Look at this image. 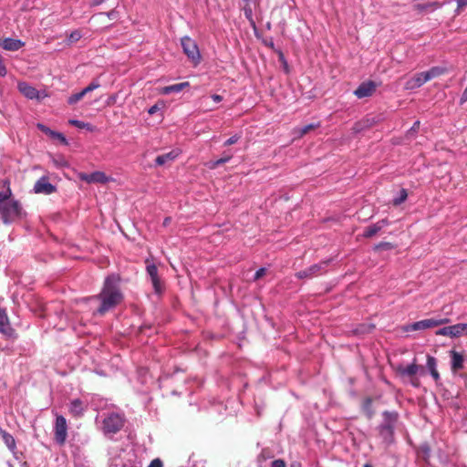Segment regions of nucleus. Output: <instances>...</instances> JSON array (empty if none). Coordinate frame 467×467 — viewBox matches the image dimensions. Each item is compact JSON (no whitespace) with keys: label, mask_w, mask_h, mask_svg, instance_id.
<instances>
[{"label":"nucleus","mask_w":467,"mask_h":467,"mask_svg":"<svg viewBox=\"0 0 467 467\" xmlns=\"http://www.w3.org/2000/svg\"><path fill=\"white\" fill-rule=\"evenodd\" d=\"M119 278L116 275H109L105 281L101 292L94 298L100 301L97 313L104 315L117 306L123 299V295L119 285Z\"/></svg>","instance_id":"nucleus-1"},{"label":"nucleus","mask_w":467,"mask_h":467,"mask_svg":"<svg viewBox=\"0 0 467 467\" xmlns=\"http://www.w3.org/2000/svg\"><path fill=\"white\" fill-rule=\"evenodd\" d=\"M382 418L381 423L377 428L379 435L386 445H390L394 442V433L399 420V413L397 411L385 410L382 412Z\"/></svg>","instance_id":"nucleus-2"},{"label":"nucleus","mask_w":467,"mask_h":467,"mask_svg":"<svg viewBox=\"0 0 467 467\" xmlns=\"http://www.w3.org/2000/svg\"><path fill=\"white\" fill-rule=\"evenodd\" d=\"M23 208L20 202L14 199H8L0 207V214L5 224H9L23 216Z\"/></svg>","instance_id":"nucleus-3"},{"label":"nucleus","mask_w":467,"mask_h":467,"mask_svg":"<svg viewBox=\"0 0 467 467\" xmlns=\"http://www.w3.org/2000/svg\"><path fill=\"white\" fill-rule=\"evenodd\" d=\"M125 419L120 413H109L102 420V431L106 436H111L119 431L124 426Z\"/></svg>","instance_id":"nucleus-4"},{"label":"nucleus","mask_w":467,"mask_h":467,"mask_svg":"<svg viewBox=\"0 0 467 467\" xmlns=\"http://www.w3.org/2000/svg\"><path fill=\"white\" fill-rule=\"evenodd\" d=\"M181 45L184 54L194 66L201 62V54L196 42L189 36H183L181 39Z\"/></svg>","instance_id":"nucleus-5"},{"label":"nucleus","mask_w":467,"mask_h":467,"mask_svg":"<svg viewBox=\"0 0 467 467\" xmlns=\"http://www.w3.org/2000/svg\"><path fill=\"white\" fill-rule=\"evenodd\" d=\"M448 322L447 318L442 319H435V318H429V319H423L420 321H417L411 324H408L403 327V330L405 332H411V331H417V330H425L431 327H435L438 326H441L442 324H445Z\"/></svg>","instance_id":"nucleus-6"},{"label":"nucleus","mask_w":467,"mask_h":467,"mask_svg":"<svg viewBox=\"0 0 467 467\" xmlns=\"http://www.w3.org/2000/svg\"><path fill=\"white\" fill-rule=\"evenodd\" d=\"M67 437V420L62 415H57L54 424V440L58 445H64Z\"/></svg>","instance_id":"nucleus-7"},{"label":"nucleus","mask_w":467,"mask_h":467,"mask_svg":"<svg viewBox=\"0 0 467 467\" xmlns=\"http://www.w3.org/2000/svg\"><path fill=\"white\" fill-rule=\"evenodd\" d=\"M327 265V262L315 264L305 270L297 272L296 275L299 279L313 278L325 272Z\"/></svg>","instance_id":"nucleus-8"},{"label":"nucleus","mask_w":467,"mask_h":467,"mask_svg":"<svg viewBox=\"0 0 467 467\" xmlns=\"http://www.w3.org/2000/svg\"><path fill=\"white\" fill-rule=\"evenodd\" d=\"M146 272L150 276V282L152 284L154 292L156 294H160L162 291V285L161 278L158 275L157 266L153 263H150L149 260H146Z\"/></svg>","instance_id":"nucleus-9"},{"label":"nucleus","mask_w":467,"mask_h":467,"mask_svg":"<svg viewBox=\"0 0 467 467\" xmlns=\"http://www.w3.org/2000/svg\"><path fill=\"white\" fill-rule=\"evenodd\" d=\"M436 335L450 337L451 338L465 335L463 323H458L452 326L441 327L436 331Z\"/></svg>","instance_id":"nucleus-10"},{"label":"nucleus","mask_w":467,"mask_h":467,"mask_svg":"<svg viewBox=\"0 0 467 467\" xmlns=\"http://www.w3.org/2000/svg\"><path fill=\"white\" fill-rule=\"evenodd\" d=\"M78 178L87 183H102L105 184L111 181L103 171H94L91 173H80Z\"/></svg>","instance_id":"nucleus-11"},{"label":"nucleus","mask_w":467,"mask_h":467,"mask_svg":"<svg viewBox=\"0 0 467 467\" xmlns=\"http://www.w3.org/2000/svg\"><path fill=\"white\" fill-rule=\"evenodd\" d=\"M56 191V186L49 182L48 178L47 176H42L36 182L34 185V192L36 193L49 195L54 193Z\"/></svg>","instance_id":"nucleus-12"},{"label":"nucleus","mask_w":467,"mask_h":467,"mask_svg":"<svg viewBox=\"0 0 467 467\" xmlns=\"http://www.w3.org/2000/svg\"><path fill=\"white\" fill-rule=\"evenodd\" d=\"M0 333L7 338L16 337L15 329L11 327L5 309L0 308Z\"/></svg>","instance_id":"nucleus-13"},{"label":"nucleus","mask_w":467,"mask_h":467,"mask_svg":"<svg viewBox=\"0 0 467 467\" xmlns=\"http://www.w3.org/2000/svg\"><path fill=\"white\" fill-rule=\"evenodd\" d=\"M377 88V84L372 81H365L362 82L357 89L354 91V94L358 99H364L372 96Z\"/></svg>","instance_id":"nucleus-14"},{"label":"nucleus","mask_w":467,"mask_h":467,"mask_svg":"<svg viewBox=\"0 0 467 467\" xmlns=\"http://www.w3.org/2000/svg\"><path fill=\"white\" fill-rule=\"evenodd\" d=\"M25 46V42L20 39H15L11 37L4 38L0 40V47L7 51H17Z\"/></svg>","instance_id":"nucleus-15"},{"label":"nucleus","mask_w":467,"mask_h":467,"mask_svg":"<svg viewBox=\"0 0 467 467\" xmlns=\"http://www.w3.org/2000/svg\"><path fill=\"white\" fill-rule=\"evenodd\" d=\"M428 82L424 72L415 74L405 83L406 89H414L421 87L423 84Z\"/></svg>","instance_id":"nucleus-16"},{"label":"nucleus","mask_w":467,"mask_h":467,"mask_svg":"<svg viewBox=\"0 0 467 467\" xmlns=\"http://www.w3.org/2000/svg\"><path fill=\"white\" fill-rule=\"evenodd\" d=\"M389 223V221L387 219H382V220L377 222L376 223L368 226L365 229V231H364L362 235L365 238H370V237L374 236L375 234H377L385 226H388Z\"/></svg>","instance_id":"nucleus-17"},{"label":"nucleus","mask_w":467,"mask_h":467,"mask_svg":"<svg viewBox=\"0 0 467 467\" xmlns=\"http://www.w3.org/2000/svg\"><path fill=\"white\" fill-rule=\"evenodd\" d=\"M451 369L453 374H456L460 369L463 368V356L455 350H451Z\"/></svg>","instance_id":"nucleus-18"},{"label":"nucleus","mask_w":467,"mask_h":467,"mask_svg":"<svg viewBox=\"0 0 467 467\" xmlns=\"http://www.w3.org/2000/svg\"><path fill=\"white\" fill-rule=\"evenodd\" d=\"M17 88L20 93L29 99L38 98V90L26 82H19Z\"/></svg>","instance_id":"nucleus-19"},{"label":"nucleus","mask_w":467,"mask_h":467,"mask_svg":"<svg viewBox=\"0 0 467 467\" xmlns=\"http://www.w3.org/2000/svg\"><path fill=\"white\" fill-rule=\"evenodd\" d=\"M179 156V151L173 150L168 153L161 154L156 157L155 163L158 166L166 164L167 162L173 161Z\"/></svg>","instance_id":"nucleus-20"},{"label":"nucleus","mask_w":467,"mask_h":467,"mask_svg":"<svg viewBox=\"0 0 467 467\" xmlns=\"http://www.w3.org/2000/svg\"><path fill=\"white\" fill-rule=\"evenodd\" d=\"M427 368L431 373L433 379L438 382L440 380V374L437 370V360L434 357L428 355L427 356Z\"/></svg>","instance_id":"nucleus-21"},{"label":"nucleus","mask_w":467,"mask_h":467,"mask_svg":"<svg viewBox=\"0 0 467 467\" xmlns=\"http://www.w3.org/2000/svg\"><path fill=\"white\" fill-rule=\"evenodd\" d=\"M189 82H182L162 88L161 94L169 95L171 93H179L183 90L186 87H189Z\"/></svg>","instance_id":"nucleus-22"},{"label":"nucleus","mask_w":467,"mask_h":467,"mask_svg":"<svg viewBox=\"0 0 467 467\" xmlns=\"http://www.w3.org/2000/svg\"><path fill=\"white\" fill-rule=\"evenodd\" d=\"M419 369L420 367L417 364L412 363L407 367L400 366L397 370L401 376L413 377L418 373Z\"/></svg>","instance_id":"nucleus-23"},{"label":"nucleus","mask_w":467,"mask_h":467,"mask_svg":"<svg viewBox=\"0 0 467 467\" xmlns=\"http://www.w3.org/2000/svg\"><path fill=\"white\" fill-rule=\"evenodd\" d=\"M84 410H85V406L80 400L76 399L70 402L69 411L72 415L80 416L83 414Z\"/></svg>","instance_id":"nucleus-24"},{"label":"nucleus","mask_w":467,"mask_h":467,"mask_svg":"<svg viewBox=\"0 0 467 467\" xmlns=\"http://www.w3.org/2000/svg\"><path fill=\"white\" fill-rule=\"evenodd\" d=\"M1 434H2V439H3L4 443L14 454H16L15 451H16V446L15 438L13 437V435H11L10 433H8L5 431H2Z\"/></svg>","instance_id":"nucleus-25"},{"label":"nucleus","mask_w":467,"mask_h":467,"mask_svg":"<svg viewBox=\"0 0 467 467\" xmlns=\"http://www.w3.org/2000/svg\"><path fill=\"white\" fill-rule=\"evenodd\" d=\"M446 71L445 67H432L430 70L425 71L424 74L426 76L427 80H431L437 77L441 76Z\"/></svg>","instance_id":"nucleus-26"},{"label":"nucleus","mask_w":467,"mask_h":467,"mask_svg":"<svg viewBox=\"0 0 467 467\" xmlns=\"http://www.w3.org/2000/svg\"><path fill=\"white\" fill-rule=\"evenodd\" d=\"M362 410L365 412V414L367 415L368 419H369V420L372 419V417L374 416V410L372 409V399L371 398H367L364 400L363 404H362Z\"/></svg>","instance_id":"nucleus-27"},{"label":"nucleus","mask_w":467,"mask_h":467,"mask_svg":"<svg viewBox=\"0 0 467 467\" xmlns=\"http://www.w3.org/2000/svg\"><path fill=\"white\" fill-rule=\"evenodd\" d=\"M233 155L232 154H226L224 153L223 156L214 161H212L209 165V167L211 169H215L217 167H219L220 165H223L226 162H228L231 159H232Z\"/></svg>","instance_id":"nucleus-28"},{"label":"nucleus","mask_w":467,"mask_h":467,"mask_svg":"<svg viewBox=\"0 0 467 467\" xmlns=\"http://www.w3.org/2000/svg\"><path fill=\"white\" fill-rule=\"evenodd\" d=\"M109 467H140V462L129 459L124 462H112Z\"/></svg>","instance_id":"nucleus-29"},{"label":"nucleus","mask_w":467,"mask_h":467,"mask_svg":"<svg viewBox=\"0 0 467 467\" xmlns=\"http://www.w3.org/2000/svg\"><path fill=\"white\" fill-rule=\"evenodd\" d=\"M441 6V5L439 2H432L430 4H420L417 5L418 9L421 10V11H423V10L433 11V10L440 8Z\"/></svg>","instance_id":"nucleus-30"},{"label":"nucleus","mask_w":467,"mask_h":467,"mask_svg":"<svg viewBox=\"0 0 467 467\" xmlns=\"http://www.w3.org/2000/svg\"><path fill=\"white\" fill-rule=\"evenodd\" d=\"M68 123L74 127H77L78 129H87L88 130H92L91 125L87 122H83L78 119H69Z\"/></svg>","instance_id":"nucleus-31"},{"label":"nucleus","mask_w":467,"mask_h":467,"mask_svg":"<svg viewBox=\"0 0 467 467\" xmlns=\"http://www.w3.org/2000/svg\"><path fill=\"white\" fill-rule=\"evenodd\" d=\"M84 96H85V94L82 90L78 93L72 94L71 96L68 97L67 103L69 105H74L77 102H78L80 99H82L84 98Z\"/></svg>","instance_id":"nucleus-32"},{"label":"nucleus","mask_w":467,"mask_h":467,"mask_svg":"<svg viewBox=\"0 0 467 467\" xmlns=\"http://www.w3.org/2000/svg\"><path fill=\"white\" fill-rule=\"evenodd\" d=\"M319 127V124H314V123H311V124H307V125H305L301 128L298 129V133L300 136H304L306 135V133H308L310 130L316 129Z\"/></svg>","instance_id":"nucleus-33"},{"label":"nucleus","mask_w":467,"mask_h":467,"mask_svg":"<svg viewBox=\"0 0 467 467\" xmlns=\"http://www.w3.org/2000/svg\"><path fill=\"white\" fill-rule=\"evenodd\" d=\"M100 87V84L99 81L94 80L92 81L88 86H87L85 88L82 89L85 95L88 93L99 88Z\"/></svg>","instance_id":"nucleus-34"},{"label":"nucleus","mask_w":467,"mask_h":467,"mask_svg":"<svg viewBox=\"0 0 467 467\" xmlns=\"http://www.w3.org/2000/svg\"><path fill=\"white\" fill-rule=\"evenodd\" d=\"M81 38V33L78 30H75L69 34L67 36L68 43H74L78 41Z\"/></svg>","instance_id":"nucleus-35"},{"label":"nucleus","mask_w":467,"mask_h":467,"mask_svg":"<svg viewBox=\"0 0 467 467\" xmlns=\"http://www.w3.org/2000/svg\"><path fill=\"white\" fill-rule=\"evenodd\" d=\"M408 197L406 190L402 189L400 192V196L393 200L395 205L402 203Z\"/></svg>","instance_id":"nucleus-36"},{"label":"nucleus","mask_w":467,"mask_h":467,"mask_svg":"<svg viewBox=\"0 0 467 467\" xmlns=\"http://www.w3.org/2000/svg\"><path fill=\"white\" fill-rule=\"evenodd\" d=\"M11 190L7 189L6 192H0V207L4 205V203L11 198Z\"/></svg>","instance_id":"nucleus-37"},{"label":"nucleus","mask_w":467,"mask_h":467,"mask_svg":"<svg viewBox=\"0 0 467 467\" xmlns=\"http://www.w3.org/2000/svg\"><path fill=\"white\" fill-rule=\"evenodd\" d=\"M99 15H105L111 20H115L119 17V13L116 9H112L106 13H100Z\"/></svg>","instance_id":"nucleus-38"},{"label":"nucleus","mask_w":467,"mask_h":467,"mask_svg":"<svg viewBox=\"0 0 467 467\" xmlns=\"http://www.w3.org/2000/svg\"><path fill=\"white\" fill-rule=\"evenodd\" d=\"M50 137L59 140L64 144L67 143L66 137L60 132L53 131V133H51Z\"/></svg>","instance_id":"nucleus-39"},{"label":"nucleus","mask_w":467,"mask_h":467,"mask_svg":"<svg viewBox=\"0 0 467 467\" xmlns=\"http://www.w3.org/2000/svg\"><path fill=\"white\" fill-rule=\"evenodd\" d=\"M239 139H240V136L235 134L224 141V146L233 145V144L236 143L239 140Z\"/></svg>","instance_id":"nucleus-40"},{"label":"nucleus","mask_w":467,"mask_h":467,"mask_svg":"<svg viewBox=\"0 0 467 467\" xmlns=\"http://www.w3.org/2000/svg\"><path fill=\"white\" fill-rule=\"evenodd\" d=\"M467 6V0H457L456 13L460 14Z\"/></svg>","instance_id":"nucleus-41"},{"label":"nucleus","mask_w":467,"mask_h":467,"mask_svg":"<svg viewBox=\"0 0 467 467\" xmlns=\"http://www.w3.org/2000/svg\"><path fill=\"white\" fill-rule=\"evenodd\" d=\"M391 248H392V244L390 243H387V242L379 243V244H377L375 246V250H378V249L389 250V249H391Z\"/></svg>","instance_id":"nucleus-42"},{"label":"nucleus","mask_w":467,"mask_h":467,"mask_svg":"<svg viewBox=\"0 0 467 467\" xmlns=\"http://www.w3.org/2000/svg\"><path fill=\"white\" fill-rule=\"evenodd\" d=\"M249 4H245V6L244 8V16L247 19L252 20L253 12L252 8L248 6Z\"/></svg>","instance_id":"nucleus-43"},{"label":"nucleus","mask_w":467,"mask_h":467,"mask_svg":"<svg viewBox=\"0 0 467 467\" xmlns=\"http://www.w3.org/2000/svg\"><path fill=\"white\" fill-rule=\"evenodd\" d=\"M7 73L6 67L4 64V59L2 56L0 55V76L5 77Z\"/></svg>","instance_id":"nucleus-44"},{"label":"nucleus","mask_w":467,"mask_h":467,"mask_svg":"<svg viewBox=\"0 0 467 467\" xmlns=\"http://www.w3.org/2000/svg\"><path fill=\"white\" fill-rule=\"evenodd\" d=\"M265 272H266V269H265V268H264V267L259 268V269L255 272L254 276V280H258V279H260L262 276H264V275H265Z\"/></svg>","instance_id":"nucleus-45"},{"label":"nucleus","mask_w":467,"mask_h":467,"mask_svg":"<svg viewBox=\"0 0 467 467\" xmlns=\"http://www.w3.org/2000/svg\"><path fill=\"white\" fill-rule=\"evenodd\" d=\"M271 467H285V462L281 459H277L272 462Z\"/></svg>","instance_id":"nucleus-46"},{"label":"nucleus","mask_w":467,"mask_h":467,"mask_svg":"<svg viewBox=\"0 0 467 467\" xmlns=\"http://www.w3.org/2000/svg\"><path fill=\"white\" fill-rule=\"evenodd\" d=\"M148 467H163L162 462L157 458L150 462Z\"/></svg>","instance_id":"nucleus-47"},{"label":"nucleus","mask_w":467,"mask_h":467,"mask_svg":"<svg viewBox=\"0 0 467 467\" xmlns=\"http://www.w3.org/2000/svg\"><path fill=\"white\" fill-rule=\"evenodd\" d=\"M37 127L39 128V130H41L44 133H46L47 135H49L51 136V133H53L54 130H50L49 128L46 127L45 125L43 124H38Z\"/></svg>","instance_id":"nucleus-48"},{"label":"nucleus","mask_w":467,"mask_h":467,"mask_svg":"<svg viewBox=\"0 0 467 467\" xmlns=\"http://www.w3.org/2000/svg\"><path fill=\"white\" fill-rule=\"evenodd\" d=\"M212 99L216 102V103H219L223 100V97L221 95H218V94H213L212 95Z\"/></svg>","instance_id":"nucleus-49"},{"label":"nucleus","mask_w":467,"mask_h":467,"mask_svg":"<svg viewBox=\"0 0 467 467\" xmlns=\"http://www.w3.org/2000/svg\"><path fill=\"white\" fill-rule=\"evenodd\" d=\"M159 109L158 106L157 105H153L152 107H150L148 110L149 114L152 115L154 114L157 110Z\"/></svg>","instance_id":"nucleus-50"},{"label":"nucleus","mask_w":467,"mask_h":467,"mask_svg":"<svg viewBox=\"0 0 467 467\" xmlns=\"http://www.w3.org/2000/svg\"><path fill=\"white\" fill-rule=\"evenodd\" d=\"M106 0H93L92 2V5H101L102 3H104Z\"/></svg>","instance_id":"nucleus-51"},{"label":"nucleus","mask_w":467,"mask_h":467,"mask_svg":"<svg viewBox=\"0 0 467 467\" xmlns=\"http://www.w3.org/2000/svg\"><path fill=\"white\" fill-rule=\"evenodd\" d=\"M420 126V121H416L413 125V127L411 128V130H416Z\"/></svg>","instance_id":"nucleus-52"},{"label":"nucleus","mask_w":467,"mask_h":467,"mask_svg":"<svg viewBox=\"0 0 467 467\" xmlns=\"http://www.w3.org/2000/svg\"><path fill=\"white\" fill-rule=\"evenodd\" d=\"M290 467H301V464L299 462H295L291 463Z\"/></svg>","instance_id":"nucleus-53"},{"label":"nucleus","mask_w":467,"mask_h":467,"mask_svg":"<svg viewBox=\"0 0 467 467\" xmlns=\"http://www.w3.org/2000/svg\"><path fill=\"white\" fill-rule=\"evenodd\" d=\"M411 384H412L413 386H415V387H418V385H419V384H418V380H417V379H415V380H411Z\"/></svg>","instance_id":"nucleus-54"},{"label":"nucleus","mask_w":467,"mask_h":467,"mask_svg":"<svg viewBox=\"0 0 467 467\" xmlns=\"http://www.w3.org/2000/svg\"><path fill=\"white\" fill-rule=\"evenodd\" d=\"M465 335H467V323H463Z\"/></svg>","instance_id":"nucleus-55"},{"label":"nucleus","mask_w":467,"mask_h":467,"mask_svg":"<svg viewBox=\"0 0 467 467\" xmlns=\"http://www.w3.org/2000/svg\"><path fill=\"white\" fill-rule=\"evenodd\" d=\"M169 220H170L169 218H166L164 221V224H167Z\"/></svg>","instance_id":"nucleus-56"},{"label":"nucleus","mask_w":467,"mask_h":467,"mask_svg":"<svg viewBox=\"0 0 467 467\" xmlns=\"http://www.w3.org/2000/svg\"><path fill=\"white\" fill-rule=\"evenodd\" d=\"M245 4H249L251 0H243Z\"/></svg>","instance_id":"nucleus-57"},{"label":"nucleus","mask_w":467,"mask_h":467,"mask_svg":"<svg viewBox=\"0 0 467 467\" xmlns=\"http://www.w3.org/2000/svg\"><path fill=\"white\" fill-rule=\"evenodd\" d=\"M363 467H372L370 464L367 463Z\"/></svg>","instance_id":"nucleus-58"}]
</instances>
